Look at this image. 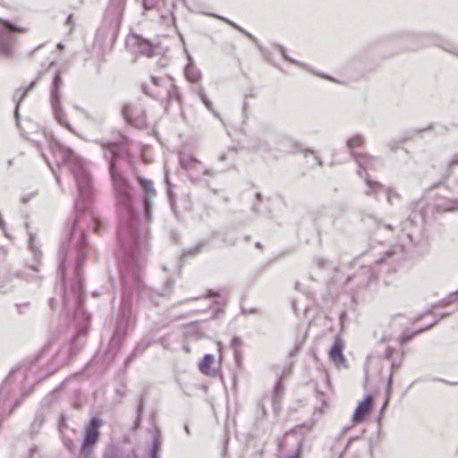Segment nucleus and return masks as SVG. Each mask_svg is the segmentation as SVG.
<instances>
[{
    "instance_id": "nucleus-1",
    "label": "nucleus",
    "mask_w": 458,
    "mask_h": 458,
    "mask_svg": "<svg viewBox=\"0 0 458 458\" xmlns=\"http://www.w3.org/2000/svg\"><path fill=\"white\" fill-rule=\"evenodd\" d=\"M95 142L110 152L106 157L108 170L116 199L118 216L117 240L119 245L118 266L123 285L121 303L114 320V328L104 354L106 365L113 362L118 353L129 327L134 323L132 295L135 292L141 302L157 304L159 297L171 294L174 280L166 279L163 292L157 293L142 281V253L148 247V225L152 221V199L157 192L150 179L137 175V183L142 192L143 218L135 208L132 186L128 178L118 171L117 163L126 157L128 146L123 141L96 140Z\"/></svg>"
},
{
    "instance_id": "nucleus-2",
    "label": "nucleus",
    "mask_w": 458,
    "mask_h": 458,
    "mask_svg": "<svg viewBox=\"0 0 458 458\" xmlns=\"http://www.w3.org/2000/svg\"><path fill=\"white\" fill-rule=\"evenodd\" d=\"M88 255V249L65 250L64 248L59 251L58 274L64 293L63 306L68 318H72L77 324L76 333L72 338L68 352L69 360L81 351V345L77 343V338L88 334L91 320L84 307L86 292L82 269Z\"/></svg>"
},
{
    "instance_id": "nucleus-3",
    "label": "nucleus",
    "mask_w": 458,
    "mask_h": 458,
    "mask_svg": "<svg viewBox=\"0 0 458 458\" xmlns=\"http://www.w3.org/2000/svg\"><path fill=\"white\" fill-rule=\"evenodd\" d=\"M53 156L57 165L65 164L70 166L79 192V199L74 204V216L68 227L66 239L63 242L60 250L64 248L65 250H89L87 232L79 230L78 226L81 216L90 210L89 203L94 195L92 177L86 168L85 161L78 157L72 148L64 146Z\"/></svg>"
},
{
    "instance_id": "nucleus-4",
    "label": "nucleus",
    "mask_w": 458,
    "mask_h": 458,
    "mask_svg": "<svg viewBox=\"0 0 458 458\" xmlns=\"http://www.w3.org/2000/svg\"><path fill=\"white\" fill-rule=\"evenodd\" d=\"M125 4L126 0L108 1L103 25L97 31L98 38L105 40L109 38L110 42L114 43L121 28Z\"/></svg>"
},
{
    "instance_id": "nucleus-5",
    "label": "nucleus",
    "mask_w": 458,
    "mask_h": 458,
    "mask_svg": "<svg viewBox=\"0 0 458 458\" xmlns=\"http://www.w3.org/2000/svg\"><path fill=\"white\" fill-rule=\"evenodd\" d=\"M63 85V78L60 72H56L54 75L52 84L50 87V104L54 113L55 119L56 122L67 129L72 131V124L64 117V113L62 106V95L61 87Z\"/></svg>"
},
{
    "instance_id": "nucleus-6",
    "label": "nucleus",
    "mask_w": 458,
    "mask_h": 458,
    "mask_svg": "<svg viewBox=\"0 0 458 458\" xmlns=\"http://www.w3.org/2000/svg\"><path fill=\"white\" fill-rule=\"evenodd\" d=\"M104 421L100 417L90 418L88 425L85 427L81 444V453L83 458H90L96 445L100 439V427Z\"/></svg>"
},
{
    "instance_id": "nucleus-7",
    "label": "nucleus",
    "mask_w": 458,
    "mask_h": 458,
    "mask_svg": "<svg viewBox=\"0 0 458 458\" xmlns=\"http://www.w3.org/2000/svg\"><path fill=\"white\" fill-rule=\"evenodd\" d=\"M23 30V28L12 23L8 20L2 21L0 24V55L2 56L9 57L12 55L15 33Z\"/></svg>"
},
{
    "instance_id": "nucleus-8",
    "label": "nucleus",
    "mask_w": 458,
    "mask_h": 458,
    "mask_svg": "<svg viewBox=\"0 0 458 458\" xmlns=\"http://www.w3.org/2000/svg\"><path fill=\"white\" fill-rule=\"evenodd\" d=\"M123 120L130 125L137 129L148 128L147 112L140 105L124 104L121 110Z\"/></svg>"
},
{
    "instance_id": "nucleus-9",
    "label": "nucleus",
    "mask_w": 458,
    "mask_h": 458,
    "mask_svg": "<svg viewBox=\"0 0 458 458\" xmlns=\"http://www.w3.org/2000/svg\"><path fill=\"white\" fill-rule=\"evenodd\" d=\"M364 139L361 135L356 134L346 140V148H348L351 156L359 165L357 174L360 177H363V171L369 167L370 161L374 159L373 157L367 153H356L353 148L355 146H362Z\"/></svg>"
},
{
    "instance_id": "nucleus-10",
    "label": "nucleus",
    "mask_w": 458,
    "mask_h": 458,
    "mask_svg": "<svg viewBox=\"0 0 458 458\" xmlns=\"http://www.w3.org/2000/svg\"><path fill=\"white\" fill-rule=\"evenodd\" d=\"M126 45L137 47L136 52L141 55L151 57L155 54L156 47L154 44L149 39L136 33H131L128 36Z\"/></svg>"
},
{
    "instance_id": "nucleus-11",
    "label": "nucleus",
    "mask_w": 458,
    "mask_h": 458,
    "mask_svg": "<svg viewBox=\"0 0 458 458\" xmlns=\"http://www.w3.org/2000/svg\"><path fill=\"white\" fill-rule=\"evenodd\" d=\"M344 341L341 336H336L333 345L328 351L329 359L337 368H347V360L344 354Z\"/></svg>"
},
{
    "instance_id": "nucleus-12",
    "label": "nucleus",
    "mask_w": 458,
    "mask_h": 458,
    "mask_svg": "<svg viewBox=\"0 0 458 458\" xmlns=\"http://www.w3.org/2000/svg\"><path fill=\"white\" fill-rule=\"evenodd\" d=\"M377 278L376 267H363L356 274L347 277V282L357 281V287L363 289Z\"/></svg>"
},
{
    "instance_id": "nucleus-13",
    "label": "nucleus",
    "mask_w": 458,
    "mask_h": 458,
    "mask_svg": "<svg viewBox=\"0 0 458 458\" xmlns=\"http://www.w3.org/2000/svg\"><path fill=\"white\" fill-rule=\"evenodd\" d=\"M37 85V81L34 80V81H31L30 83L29 84V86L27 87H20L14 93L13 97V101L15 103V106H14V111H13V114H14V119H15V123H16V125L19 127L20 126V106H21V101L27 97L28 95V92L34 89Z\"/></svg>"
},
{
    "instance_id": "nucleus-14",
    "label": "nucleus",
    "mask_w": 458,
    "mask_h": 458,
    "mask_svg": "<svg viewBox=\"0 0 458 458\" xmlns=\"http://www.w3.org/2000/svg\"><path fill=\"white\" fill-rule=\"evenodd\" d=\"M412 40L418 41V44L414 47H409V50L416 51L420 48L437 44V36L435 33H412L409 36Z\"/></svg>"
},
{
    "instance_id": "nucleus-15",
    "label": "nucleus",
    "mask_w": 458,
    "mask_h": 458,
    "mask_svg": "<svg viewBox=\"0 0 458 458\" xmlns=\"http://www.w3.org/2000/svg\"><path fill=\"white\" fill-rule=\"evenodd\" d=\"M369 400L370 394H368L358 403L352 416L353 424L362 421L368 417L370 409Z\"/></svg>"
},
{
    "instance_id": "nucleus-16",
    "label": "nucleus",
    "mask_w": 458,
    "mask_h": 458,
    "mask_svg": "<svg viewBox=\"0 0 458 458\" xmlns=\"http://www.w3.org/2000/svg\"><path fill=\"white\" fill-rule=\"evenodd\" d=\"M188 57V63L184 66V76L191 83H197L201 79L200 71L194 65V62L190 54L185 50Z\"/></svg>"
},
{
    "instance_id": "nucleus-17",
    "label": "nucleus",
    "mask_w": 458,
    "mask_h": 458,
    "mask_svg": "<svg viewBox=\"0 0 458 458\" xmlns=\"http://www.w3.org/2000/svg\"><path fill=\"white\" fill-rule=\"evenodd\" d=\"M365 182L368 186V190L365 191L367 196L378 199L379 194L385 193L386 186L377 181L372 180L368 174Z\"/></svg>"
},
{
    "instance_id": "nucleus-18",
    "label": "nucleus",
    "mask_w": 458,
    "mask_h": 458,
    "mask_svg": "<svg viewBox=\"0 0 458 458\" xmlns=\"http://www.w3.org/2000/svg\"><path fill=\"white\" fill-rule=\"evenodd\" d=\"M35 238L36 234L32 232H29V249L32 252L35 259V263L30 264V267L34 271H38V266L42 259V252L39 250L38 247L35 246Z\"/></svg>"
},
{
    "instance_id": "nucleus-19",
    "label": "nucleus",
    "mask_w": 458,
    "mask_h": 458,
    "mask_svg": "<svg viewBox=\"0 0 458 458\" xmlns=\"http://www.w3.org/2000/svg\"><path fill=\"white\" fill-rule=\"evenodd\" d=\"M214 360L215 358L213 354L206 353L199 363V370L205 375L215 377L217 373V369L210 367Z\"/></svg>"
},
{
    "instance_id": "nucleus-20",
    "label": "nucleus",
    "mask_w": 458,
    "mask_h": 458,
    "mask_svg": "<svg viewBox=\"0 0 458 458\" xmlns=\"http://www.w3.org/2000/svg\"><path fill=\"white\" fill-rule=\"evenodd\" d=\"M207 14L208 16H210V17H214V18H216V19H218L220 21H223L224 22L227 23L228 25H230L233 29L237 30L238 31L242 32L243 35L248 37L252 42H254L255 44H258V39H257V38L255 36H253L252 34H250V32L245 30L243 28H242L240 25H238L234 21L229 20L226 17L216 14V13H207Z\"/></svg>"
},
{
    "instance_id": "nucleus-21",
    "label": "nucleus",
    "mask_w": 458,
    "mask_h": 458,
    "mask_svg": "<svg viewBox=\"0 0 458 458\" xmlns=\"http://www.w3.org/2000/svg\"><path fill=\"white\" fill-rule=\"evenodd\" d=\"M149 344L146 341H141L137 344L133 351L131 352V354L125 359L123 363V369L126 370L131 363L133 361L136 357L141 353H143L148 347Z\"/></svg>"
},
{
    "instance_id": "nucleus-22",
    "label": "nucleus",
    "mask_w": 458,
    "mask_h": 458,
    "mask_svg": "<svg viewBox=\"0 0 458 458\" xmlns=\"http://www.w3.org/2000/svg\"><path fill=\"white\" fill-rule=\"evenodd\" d=\"M169 89H167V98L169 100H176L178 102L182 101V96L179 90V88L174 83V79L170 76L167 77V85Z\"/></svg>"
},
{
    "instance_id": "nucleus-23",
    "label": "nucleus",
    "mask_w": 458,
    "mask_h": 458,
    "mask_svg": "<svg viewBox=\"0 0 458 458\" xmlns=\"http://www.w3.org/2000/svg\"><path fill=\"white\" fill-rule=\"evenodd\" d=\"M197 95L200 98L201 102L204 104V106L207 107V109L211 112L214 116L219 117V114L213 108V104L209 100V98L207 97L205 89L202 86H199L197 89Z\"/></svg>"
},
{
    "instance_id": "nucleus-24",
    "label": "nucleus",
    "mask_w": 458,
    "mask_h": 458,
    "mask_svg": "<svg viewBox=\"0 0 458 458\" xmlns=\"http://www.w3.org/2000/svg\"><path fill=\"white\" fill-rule=\"evenodd\" d=\"M165 182L166 184V193H167V197H168L169 203H170V206H171V209H172L173 213L175 216H177V208H176V205H175L176 196H175V193L172 191V186L173 185L170 182L167 174H165Z\"/></svg>"
},
{
    "instance_id": "nucleus-25",
    "label": "nucleus",
    "mask_w": 458,
    "mask_h": 458,
    "mask_svg": "<svg viewBox=\"0 0 458 458\" xmlns=\"http://www.w3.org/2000/svg\"><path fill=\"white\" fill-rule=\"evenodd\" d=\"M102 458H131V456L123 455L115 445H108L104 451Z\"/></svg>"
},
{
    "instance_id": "nucleus-26",
    "label": "nucleus",
    "mask_w": 458,
    "mask_h": 458,
    "mask_svg": "<svg viewBox=\"0 0 458 458\" xmlns=\"http://www.w3.org/2000/svg\"><path fill=\"white\" fill-rule=\"evenodd\" d=\"M160 450L161 441L157 436L154 437L148 452V458H159Z\"/></svg>"
},
{
    "instance_id": "nucleus-27",
    "label": "nucleus",
    "mask_w": 458,
    "mask_h": 458,
    "mask_svg": "<svg viewBox=\"0 0 458 458\" xmlns=\"http://www.w3.org/2000/svg\"><path fill=\"white\" fill-rule=\"evenodd\" d=\"M433 128H434V125L431 123V124L428 125L425 128L415 130L412 132H408L403 138H401L399 140V141L396 142V145H394V147H391V148L393 149L396 148L398 147V144H402V143H404V142L411 140L414 137L415 134H420V133H421L423 131H431V130H433Z\"/></svg>"
},
{
    "instance_id": "nucleus-28",
    "label": "nucleus",
    "mask_w": 458,
    "mask_h": 458,
    "mask_svg": "<svg viewBox=\"0 0 458 458\" xmlns=\"http://www.w3.org/2000/svg\"><path fill=\"white\" fill-rule=\"evenodd\" d=\"M248 148L251 151L262 150L268 152L270 150L269 145L266 141L258 138L251 140Z\"/></svg>"
},
{
    "instance_id": "nucleus-29",
    "label": "nucleus",
    "mask_w": 458,
    "mask_h": 458,
    "mask_svg": "<svg viewBox=\"0 0 458 458\" xmlns=\"http://www.w3.org/2000/svg\"><path fill=\"white\" fill-rule=\"evenodd\" d=\"M437 320H435V321H433L432 323L428 324V326L423 327H420V328H419V329H417V330H415V331H413V332H411V333H405V334H403V335H402V343H403V344H404V343L409 342V341H410V340H411V339H412V337H413L414 335H416L417 334H420V333L425 332V331H427V330H428V329L432 328V327H433L435 325H437Z\"/></svg>"
},
{
    "instance_id": "nucleus-30",
    "label": "nucleus",
    "mask_w": 458,
    "mask_h": 458,
    "mask_svg": "<svg viewBox=\"0 0 458 458\" xmlns=\"http://www.w3.org/2000/svg\"><path fill=\"white\" fill-rule=\"evenodd\" d=\"M180 165H181L182 168H183L185 170H188V169H191V168H192L193 166H195L197 165H201V164L193 156H188V157L182 156L180 157Z\"/></svg>"
},
{
    "instance_id": "nucleus-31",
    "label": "nucleus",
    "mask_w": 458,
    "mask_h": 458,
    "mask_svg": "<svg viewBox=\"0 0 458 458\" xmlns=\"http://www.w3.org/2000/svg\"><path fill=\"white\" fill-rule=\"evenodd\" d=\"M205 247V243L199 242L196 246L189 249L188 250L183 251L182 258L186 259L188 257H194L200 253Z\"/></svg>"
},
{
    "instance_id": "nucleus-32",
    "label": "nucleus",
    "mask_w": 458,
    "mask_h": 458,
    "mask_svg": "<svg viewBox=\"0 0 458 458\" xmlns=\"http://www.w3.org/2000/svg\"><path fill=\"white\" fill-rule=\"evenodd\" d=\"M458 298V290L450 293L446 298L436 302L434 304V308L445 307L451 303H453Z\"/></svg>"
},
{
    "instance_id": "nucleus-33",
    "label": "nucleus",
    "mask_w": 458,
    "mask_h": 458,
    "mask_svg": "<svg viewBox=\"0 0 458 458\" xmlns=\"http://www.w3.org/2000/svg\"><path fill=\"white\" fill-rule=\"evenodd\" d=\"M62 442L64 445V447L72 454H73L76 451V445L73 442V440L67 436L64 432H62L60 434Z\"/></svg>"
},
{
    "instance_id": "nucleus-34",
    "label": "nucleus",
    "mask_w": 458,
    "mask_h": 458,
    "mask_svg": "<svg viewBox=\"0 0 458 458\" xmlns=\"http://www.w3.org/2000/svg\"><path fill=\"white\" fill-rule=\"evenodd\" d=\"M275 47H276V49H277V50H278V52L282 55L283 58H284V60H286V61H288V62H290V63H292V64H299L300 66H305V64H302V63H301V62H298V61H296V60H294V59L291 58V57L287 55V53H286V49H285L283 46L278 45V44H276V45H275Z\"/></svg>"
},
{
    "instance_id": "nucleus-35",
    "label": "nucleus",
    "mask_w": 458,
    "mask_h": 458,
    "mask_svg": "<svg viewBox=\"0 0 458 458\" xmlns=\"http://www.w3.org/2000/svg\"><path fill=\"white\" fill-rule=\"evenodd\" d=\"M188 334L195 340H200L202 338L207 337L205 332L199 328L197 326L191 327V328L188 331Z\"/></svg>"
},
{
    "instance_id": "nucleus-36",
    "label": "nucleus",
    "mask_w": 458,
    "mask_h": 458,
    "mask_svg": "<svg viewBox=\"0 0 458 458\" xmlns=\"http://www.w3.org/2000/svg\"><path fill=\"white\" fill-rule=\"evenodd\" d=\"M283 392H284V384H283L282 377H279L274 386V390H273L274 399L280 398L283 394Z\"/></svg>"
},
{
    "instance_id": "nucleus-37",
    "label": "nucleus",
    "mask_w": 458,
    "mask_h": 458,
    "mask_svg": "<svg viewBox=\"0 0 458 458\" xmlns=\"http://www.w3.org/2000/svg\"><path fill=\"white\" fill-rule=\"evenodd\" d=\"M63 147L64 145L59 140L54 138L48 140V148L52 155L58 152Z\"/></svg>"
},
{
    "instance_id": "nucleus-38",
    "label": "nucleus",
    "mask_w": 458,
    "mask_h": 458,
    "mask_svg": "<svg viewBox=\"0 0 458 458\" xmlns=\"http://www.w3.org/2000/svg\"><path fill=\"white\" fill-rule=\"evenodd\" d=\"M393 391V372L390 373L387 383H386V405H388L391 394Z\"/></svg>"
},
{
    "instance_id": "nucleus-39",
    "label": "nucleus",
    "mask_w": 458,
    "mask_h": 458,
    "mask_svg": "<svg viewBox=\"0 0 458 458\" xmlns=\"http://www.w3.org/2000/svg\"><path fill=\"white\" fill-rule=\"evenodd\" d=\"M45 422V417L42 414H37L32 423V433H38L41 425Z\"/></svg>"
},
{
    "instance_id": "nucleus-40",
    "label": "nucleus",
    "mask_w": 458,
    "mask_h": 458,
    "mask_svg": "<svg viewBox=\"0 0 458 458\" xmlns=\"http://www.w3.org/2000/svg\"><path fill=\"white\" fill-rule=\"evenodd\" d=\"M146 396L144 394H141L139 398L137 406H136V414H139V417H143V412L145 409V402H146Z\"/></svg>"
},
{
    "instance_id": "nucleus-41",
    "label": "nucleus",
    "mask_w": 458,
    "mask_h": 458,
    "mask_svg": "<svg viewBox=\"0 0 458 458\" xmlns=\"http://www.w3.org/2000/svg\"><path fill=\"white\" fill-rule=\"evenodd\" d=\"M160 0H143L142 6L144 10L156 9L159 5Z\"/></svg>"
},
{
    "instance_id": "nucleus-42",
    "label": "nucleus",
    "mask_w": 458,
    "mask_h": 458,
    "mask_svg": "<svg viewBox=\"0 0 458 458\" xmlns=\"http://www.w3.org/2000/svg\"><path fill=\"white\" fill-rule=\"evenodd\" d=\"M66 420H67V418L64 414L60 415V417L58 419L59 434H61L62 432H64V429L69 428Z\"/></svg>"
},
{
    "instance_id": "nucleus-43",
    "label": "nucleus",
    "mask_w": 458,
    "mask_h": 458,
    "mask_svg": "<svg viewBox=\"0 0 458 458\" xmlns=\"http://www.w3.org/2000/svg\"><path fill=\"white\" fill-rule=\"evenodd\" d=\"M386 196V199L389 205L393 204V199L394 198H399V194L395 192L394 190L386 187L385 193Z\"/></svg>"
},
{
    "instance_id": "nucleus-44",
    "label": "nucleus",
    "mask_w": 458,
    "mask_h": 458,
    "mask_svg": "<svg viewBox=\"0 0 458 458\" xmlns=\"http://www.w3.org/2000/svg\"><path fill=\"white\" fill-rule=\"evenodd\" d=\"M16 276L20 278L25 279L27 281L32 282V281H40L41 277L37 276H29L26 272H18Z\"/></svg>"
},
{
    "instance_id": "nucleus-45",
    "label": "nucleus",
    "mask_w": 458,
    "mask_h": 458,
    "mask_svg": "<svg viewBox=\"0 0 458 458\" xmlns=\"http://www.w3.org/2000/svg\"><path fill=\"white\" fill-rule=\"evenodd\" d=\"M242 344V340L240 336L234 335L231 340V347L233 349V351H239L240 347Z\"/></svg>"
},
{
    "instance_id": "nucleus-46",
    "label": "nucleus",
    "mask_w": 458,
    "mask_h": 458,
    "mask_svg": "<svg viewBox=\"0 0 458 458\" xmlns=\"http://www.w3.org/2000/svg\"><path fill=\"white\" fill-rule=\"evenodd\" d=\"M445 211H457L458 210V199L449 200L445 208Z\"/></svg>"
},
{
    "instance_id": "nucleus-47",
    "label": "nucleus",
    "mask_w": 458,
    "mask_h": 458,
    "mask_svg": "<svg viewBox=\"0 0 458 458\" xmlns=\"http://www.w3.org/2000/svg\"><path fill=\"white\" fill-rule=\"evenodd\" d=\"M395 252L394 250H387L386 251V253L384 254V256L380 259H378L376 262H375V266H378L384 262H386L388 259L392 258L394 256Z\"/></svg>"
},
{
    "instance_id": "nucleus-48",
    "label": "nucleus",
    "mask_w": 458,
    "mask_h": 458,
    "mask_svg": "<svg viewBox=\"0 0 458 458\" xmlns=\"http://www.w3.org/2000/svg\"><path fill=\"white\" fill-rule=\"evenodd\" d=\"M302 452H303L302 445L298 444L294 452L292 454H290L287 458H301Z\"/></svg>"
},
{
    "instance_id": "nucleus-49",
    "label": "nucleus",
    "mask_w": 458,
    "mask_h": 458,
    "mask_svg": "<svg viewBox=\"0 0 458 458\" xmlns=\"http://www.w3.org/2000/svg\"><path fill=\"white\" fill-rule=\"evenodd\" d=\"M151 81L156 86H166L167 85V78L165 80H160L158 77L152 75Z\"/></svg>"
},
{
    "instance_id": "nucleus-50",
    "label": "nucleus",
    "mask_w": 458,
    "mask_h": 458,
    "mask_svg": "<svg viewBox=\"0 0 458 458\" xmlns=\"http://www.w3.org/2000/svg\"><path fill=\"white\" fill-rule=\"evenodd\" d=\"M92 220H93V231L96 232L97 233H100V230H101V227H102V223L100 220L95 218L94 216H92Z\"/></svg>"
},
{
    "instance_id": "nucleus-51",
    "label": "nucleus",
    "mask_w": 458,
    "mask_h": 458,
    "mask_svg": "<svg viewBox=\"0 0 458 458\" xmlns=\"http://www.w3.org/2000/svg\"><path fill=\"white\" fill-rule=\"evenodd\" d=\"M233 354H234V360H235V363L237 365L238 368H241L242 367V352L241 351H233Z\"/></svg>"
},
{
    "instance_id": "nucleus-52",
    "label": "nucleus",
    "mask_w": 458,
    "mask_h": 458,
    "mask_svg": "<svg viewBox=\"0 0 458 458\" xmlns=\"http://www.w3.org/2000/svg\"><path fill=\"white\" fill-rule=\"evenodd\" d=\"M394 352V348L388 345L386 346L385 352H384V358L390 360Z\"/></svg>"
},
{
    "instance_id": "nucleus-53",
    "label": "nucleus",
    "mask_w": 458,
    "mask_h": 458,
    "mask_svg": "<svg viewBox=\"0 0 458 458\" xmlns=\"http://www.w3.org/2000/svg\"><path fill=\"white\" fill-rule=\"evenodd\" d=\"M205 297L207 299H211V298H215V297H220V293L214 290V289H208L206 293V295Z\"/></svg>"
},
{
    "instance_id": "nucleus-54",
    "label": "nucleus",
    "mask_w": 458,
    "mask_h": 458,
    "mask_svg": "<svg viewBox=\"0 0 458 458\" xmlns=\"http://www.w3.org/2000/svg\"><path fill=\"white\" fill-rule=\"evenodd\" d=\"M41 156L43 157V158H44V159H45V161L47 162V165L49 166V168H50V169H51V171L53 172V174H54V175H55V180H56L57 183H59V182H60V178H59V176L56 174V173L55 172V170H54V168H53L52 165L49 163V161H48V159H47V157L44 153H42V154H41Z\"/></svg>"
},
{
    "instance_id": "nucleus-55",
    "label": "nucleus",
    "mask_w": 458,
    "mask_h": 458,
    "mask_svg": "<svg viewBox=\"0 0 458 458\" xmlns=\"http://www.w3.org/2000/svg\"><path fill=\"white\" fill-rule=\"evenodd\" d=\"M141 420H142V417H139V414H136L135 420H134L133 424L131 426V429L132 430H136V429H138L140 427Z\"/></svg>"
},
{
    "instance_id": "nucleus-56",
    "label": "nucleus",
    "mask_w": 458,
    "mask_h": 458,
    "mask_svg": "<svg viewBox=\"0 0 458 458\" xmlns=\"http://www.w3.org/2000/svg\"><path fill=\"white\" fill-rule=\"evenodd\" d=\"M47 303H48V306L49 308L55 311L57 308V305H58V302H57V300L55 298H49L48 301H47Z\"/></svg>"
},
{
    "instance_id": "nucleus-57",
    "label": "nucleus",
    "mask_w": 458,
    "mask_h": 458,
    "mask_svg": "<svg viewBox=\"0 0 458 458\" xmlns=\"http://www.w3.org/2000/svg\"><path fill=\"white\" fill-rule=\"evenodd\" d=\"M35 196H36V192H30V193H28V194L22 195L21 198V200L22 203L25 204V203L29 202Z\"/></svg>"
},
{
    "instance_id": "nucleus-58",
    "label": "nucleus",
    "mask_w": 458,
    "mask_h": 458,
    "mask_svg": "<svg viewBox=\"0 0 458 458\" xmlns=\"http://www.w3.org/2000/svg\"><path fill=\"white\" fill-rule=\"evenodd\" d=\"M293 144L295 147L296 151H301V152L304 153V155H307L309 153H313V150L311 148H301L297 142H293Z\"/></svg>"
},
{
    "instance_id": "nucleus-59",
    "label": "nucleus",
    "mask_w": 458,
    "mask_h": 458,
    "mask_svg": "<svg viewBox=\"0 0 458 458\" xmlns=\"http://www.w3.org/2000/svg\"><path fill=\"white\" fill-rule=\"evenodd\" d=\"M314 262H315V263H316V265H317L318 267H320V268L325 267L326 263H327L326 259H324L323 258H320V257H316V258L314 259Z\"/></svg>"
},
{
    "instance_id": "nucleus-60",
    "label": "nucleus",
    "mask_w": 458,
    "mask_h": 458,
    "mask_svg": "<svg viewBox=\"0 0 458 458\" xmlns=\"http://www.w3.org/2000/svg\"><path fill=\"white\" fill-rule=\"evenodd\" d=\"M201 169H202V173L205 175H208V176H210V177H214L216 175V172L211 170V169L206 168L204 166H202Z\"/></svg>"
},
{
    "instance_id": "nucleus-61",
    "label": "nucleus",
    "mask_w": 458,
    "mask_h": 458,
    "mask_svg": "<svg viewBox=\"0 0 458 458\" xmlns=\"http://www.w3.org/2000/svg\"><path fill=\"white\" fill-rule=\"evenodd\" d=\"M65 25L72 27L74 25L73 15L71 13L66 17Z\"/></svg>"
},
{
    "instance_id": "nucleus-62",
    "label": "nucleus",
    "mask_w": 458,
    "mask_h": 458,
    "mask_svg": "<svg viewBox=\"0 0 458 458\" xmlns=\"http://www.w3.org/2000/svg\"><path fill=\"white\" fill-rule=\"evenodd\" d=\"M301 350V344H296L293 351L290 352L289 355L293 356Z\"/></svg>"
},
{
    "instance_id": "nucleus-63",
    "label": "nucleus",
    "mask_w": 458,
    "mask_h": 458,
    "mask_svg": "<svg viewBox=\"0 0 458 458\" xmlns=\"http://www.w3.org/2000/svg\"><path fill=\"white\" fill-rule=\"evenodd\" d=\"M241 312H242V314L246 316V315L250 314V313H256V310L255 309L247 310V309L242 307L241 308Z\"/></svg>"
},
{
    "instance_id": "nucleus-64",
    "label": "nucleus",
    "mask_w": 458,
    "mask_h": 458,
    "mask_svg": "<svg viewBox=\"0 0 458 458\" xmlns=\"http://www.w3.org/2000/svg\"><path fill=\"white\" fill-rule=\"evenodd\" d=\"M451 165H458V154H455L450 161Z\"/></svg>"
}]
</instances>
